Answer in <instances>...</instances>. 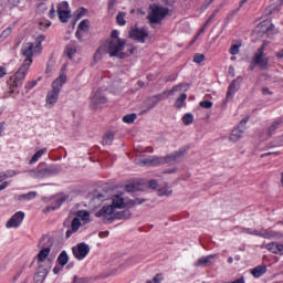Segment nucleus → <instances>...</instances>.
Segmentation results:
<instances>
[{"instance_id":"nucleus-1","label":"nucleus","mask_w":283,"mask_h":283,"mask_svg":"<svg viewBox=\"0 0 283 283\" xmlns=\"http://www.w3.org/2000/svg\"><path fill=\"white\" fill-rule=\"evenodd\" d=\"M125 199L120 195H116L112 199V205L103 206L97 212H95V218H103L105 224H112L114 220H123V218H129V210H124L114 213V209H124Z\"/></svg>"},{"instance_id":"nucleus-2","label":"nucleus","mask_w":283,"mask_h":283,"mask_svg":"<svg viewBox=\"0 0 283 283\" xmlns=\"http://www.w3.org/2000/svg\"><path fill=\"white\" fill-rule=\"evenodd\" d=\"M65 83H67V75L65 73H61L60 76L52 82V90L46 93L45 107L52 109V107L59 103V96Z\"/></svg>"},{"instance_id":"nucleus-3","label":"nucleus","mask_w":283,"mask_h":283,"mask_svg":"<svg viewBox=\"0 0 283 283\" xmlns=\"http://www.w3.org/2000/svg\"><path fill=\"white\" fill-rule=\"evenodd\" d=\"M125 40H111L108 42V54L109 56H118V59H125V56H132L134 54L135 48H130L128 53H123L125 50Z\"/></svg>"},{"instance_id":"nucleus-4","label":"nucleus","mask_w":283,"mask_h":283,"mask_svg":"<svg viewBox=\"0 0 283 283\" xmlns=\"http://www.w3.org/2000/svg\"><path fill=\"white\" fill-rule=\"evenodd\" d=\"M30 71V65L22 64L18 72L9 80L10 85V94L14 93V87H21L23 85V81L25 80V76H28V72Z\"/></svg>"},{"instance_id":"nucleus-5","label":"nucleus","mask_w":283,"mask_h":283,"mask_svg":"<svg viewBox=\"0 0 283 283\" xmlns=\"http://www.w3.org/2000/svg\"><path fill=\"white\" fill-rule=\"evenodd\" d=\"M54 166H48L45 163H40L34 169L29 171V176L34 178V180H41L54 176Z\"/></svg>"},{"instance_id":"nucleus-6","label":"nucleus","mask_w":283,"mask_h":283,"mask_svg":"<svg viewBox=\"0 0 283 283\" xmlns=\"http://www.w3.org/2000/svg\"><path fill=\"white\" fill-rule=\"evenodd\" d=\"M178 160V151H175L165 157L153 156L147 158L144 163L150 167H158V165H176Z\"/></svg>"},{"instance_id":"nucleus-7","label":"nucleus","mask_w":283,"mask_h":283,"mask_svg":"<svg viewBox=\"0 0 283 283\" xmlns=\"http://www.w3.org/2000/svg\"><path fill=\"white\" fill-rule=\"evenodd\" d=\"M148 13L149 23H160L165 19L166 14H169V10L159 4H150Z\"/></svg>"},{"instance_id":"nucleus-8","label":"nucleus","mask_w":283,"mask_h":283,"mask_svg":"<svg viewBox=\"0 0 283 283\" xmlns=\"http://www.w3.org/2000/svg\"><path fill=\"white\" fill-rule=\"evenodd\" d=\"M268 45L269 43L263 42L252 57V61H254L261 70H269V57L264 54V50H266Z\"/></svg>"},{"instance_id":"nucleus-9","label":"nucleus","mask_w":283,"mask_h":283,"mask_svg":"<svg viewBox=\"0 0 283 283\" xmlns=\"http://www.w3.org/2000/svg\"><path fill=\"white\" fill-rule=\"evenodd\" d=\"M56 12L61 23H67L72 19V11L70 10V3L62 1L57 3Z\"/></svg>"},{"instance_id":"nucleus-10","label":"nucleus","mask_w":283,"mask_h":283,"mask_svg":"<svg viewBox=\"0 0 283 283\" xmlns=\"http://www.w3.org/2000/svg\"><path fill=\"white\" fill-rule=\"evenodd\" d=\"M247 123H249V117H244L238 126L231 132L230 140L231 143H238V140L242 139V134L247 132Z\"/></svg>"},{"instance_id":"nucleus-11","label":"nucleus","mask_w":283,"mask_h":283,"mask_svg":"<svg viewBox=\"0 0 283 283\" xmlns=\"http://www.w3.org/2000/svg\"><path fill=\"white\" fill-rule=\"evenodd\" d=\"M34 44L32 42H29L27 44H24L21 49V54L22 56H24V61L22 64L24 65H32V56H34V52H36V50L34 49Z\"/></svg>"},{"instance_id":"nucleus-12","label":"nucleus","mask_w":283,"mask_h":283,"mask_svg":"<svg viewBox=\"0 0 283 283\" xmlns=\"http://www.w3.org/2000/svg\"><path fill=\"white\" fill-rule=\"evenodd\" d=\"M72 253L76 260H84L90 255V245L87 243H78L72 248Z\"/></svg>"},{"instance_id":"nucleus-13","label":"nucleus","mask_w":283,"mask_h":283,"mask_svg":"<svg viewBox=\"0 0 283 283\" xmlns=\"http://www.w3.org/2000/svg\"><path fill=\"white\" fill-rule=\"evenodd\" d=\"M23 220H25V212L18 211L15 212L6 223L7 229H19L21 224H23Z\"/></svg>"},{"instance_id":"nucleus-14","label":"nucleus","mask_w":283,"mask_h":283,"mask_svg":"<svg viewBox=\"0 0 283 283\" xmlns=\"http://www.w3.org/2000/svg\"><path fill=\"white\" fill-rule=\"evenodd\" d=\"M148 36H149V32H147V29L145 28H140V29L136 28L129 31V38L133 39L134 41H137L138 43H145Z\"/></svg>"},{"instance_id":"nucleus-15","label":"nucleus","mask_w":283,"mask_h":283,"mask_svg":"<svg viewBox=\"0 0 283 283\" xmlns=\"http://www.w3.org/2000/svg\"><path fill=\"white\" fill-rule=\"evenodd\" d=\"M242 84V77L238 76L235 80L232 81V83L229 85L228 92H227V101H231L233 98L235 92L240 90V85Z\"/></svg>"},{"instance_id":"nucleus-16","label":"nucleus","mask_w":283,"mask_h":283,"mask_svg":"<svg viewBox=\"0 0 283 283\" xmlns=\"http://www.w3.org/2000/svg\"><path fill=\"white\" fill-rule=\"evenodd\" d=\"M67 198H70V196L63 195V193L55 196L54 197L55 205L48 206L46 211L50 212V211H56V209H61V207L63 206V202H65V200H67Z\"/></svg>"},{"instance_id":"nucleus-17","label":"nucleus","mask_w":283,"mask_h":283,"mask_svg":"<svg viewBox=\"0 0 283 283\" xmlns=\"http://www.w3.org/2000/svg\"><path fill=\"white\" fill-rule=\"evenodd\" d=\"M174 92H178V85H175L172 90L165 91L164 93L157 94L151 97V101L155 103L151 107H156V103H160V101L167 98V96H171Z\"/></svg>"},{"instance_id":"nucleus-18","label":"nucleus","mask_w":283,"mask_h":283,"mask_svg":"<svg viewBox=\"0 0 283 283\" xmlns=\"http://www.w3.org/2000/svg\"><path fill=\"white\" fill-rule=\"evenodd\" d=\"M93 105H103L107 103V97L103 95V91L97 90L91 99Z\"/></svg>"},{"instance_id":"nucleus-19","label":"nucleus","mask_w":283,"mask_h":283,"mask_svg":"<svg viewBox=\"0 0 283 283\" xmlns=\"http://www.w3.org/2000/svg\"><path fill=\"white\" fill-rule=\"evenodd\" d=\"M280 125H283V116L276 118L268 128V136L271 138L275 132L280 128Z\"/></svg>"},{"instance_id":"nucleus-20","label":"nucleus","mask_w":283,"mask_h":283,"mask_svg":"<svg viewBox=\"0 0 283 283\" xmlns=\"http://www.w3.org/2000/svg\"><path fill=\"white\" fill-rule=\"evenodd\" d=\"M45 277H48V270L45 266L40 265L34 274V280H36V282H44Z\"/></svg>"},{"instance_id":"nucleus-21","label":"nucleus","mask_w":283,"mask_h":283,"mask_svg":"<svg viewBox=\"0 0 283 283\" xmlns=\"http://www.w3.org/2000/svg\"><path fill=\"white\" fill-rule=\"evenodd\" d=\"M213 258H216V255L213 254H210L208 256H201L200 259L197 260V262H195V266H209Z\"/></svg>"},{"instance_id":"nucleus-22","label":"nucleus","mask_w":283,"mask_h":283,"mask_svg":"<svg viewBox=\"0 0 283 283\" xmlns=\"http://www.w3.org/2000/svg\"><path fill=\"white\" fill-rule=\"evenodd\" d=\"M50 251H52V245H48L46 248H42L38 253V262H45L48 255H50Z\"/></svg>"},{"instance_id":"nucleus-23","label":"nucleus","mask_w":283,"mask_h":283,"mask_svg":"<svg viewBox=\"0 0 283 283\" xmlns=\"http://www.w3.org/2000/svg\"><path fill=\"white\" fill-rule=\"evenodd\" d=\"M44 154H48V148H42L38 150L30 159L29 165H35V163H39V159L44 156Z\"/></svg>"},{"instance_id":"nucleus-24","label":"nucleus","mask_w":283,"mask_h":283,"mask_svg":"<svg viewBox=\"0 0 283 283\" xmlns=\"http://www.w3.org/2000/svg\"><path fill=\"white\" fill-rule=\"evenodd\" d=\"M66 56L69 59H74V54H76V43L70 42L64 50Z\"/></svg>"},{"instance_id":"nucleus-25","label":"nucleus","mask_w":283,"mask_h":283,"mask_svg":"<svg viewBox=\"0 0 283 283\" xmlns=\"http://www.w3.org/2000/svg\"><path fill=\"white\" fill-rule=\"evenodd\" d=\"M57 264H60V266H65V264H67L70 262V255H67V252L65 250H63L57 259H56Z\"/></svg>"},{"instance_id":"nucleus-26","label":"nucleus","mask_w":283,"mask_h":283,"mask_svg":"<svg viewBox=\"0 0 283 283\" xmlns=\"http://www.w3.org/2000/svg\"><path fill=\"white\" fill-rule=\"evenodd\" d=\"M253 277H262L266 273V265H259L251 270Z\"/></svg>"},{"instance_id":"nucleus-27","label":"nucleus","mask_w":283,"mask_h":283,"mask_svg":"<svg viewBox=\"0 0 283 283\" xmlns=\"http://www.w3.org/2000/svg\"><path fill=\"white\" fill-rule=\"evenodd\" d=\"M265 249L270 251V253H274L275 255H280V242H271L265 245Z\"/></svg>"},{"instance_id":"nucleus-28","label":"nucleus","mask_w":283,"mask_h":283,"mask_svg":"<svg viewBox=\"0 0 283 283\" xmlns=\"http://www.w3.org/2000/svg\"><path fill=\"white\" fill-rule=\"evenodd\" d=\"M90 30V20L85 19L80 22L77 25V31L75 33V36H78V32H87Z\"/></svg>"},{"instance_id":"nucleus-29","label":"nucleus","mask_w":283,"mask_h":283,"mask_svg":"<svg viewBox=\"0 0 283 283\" xmlns=\"http://www.w3.org/2000/svg\"><path fill=\"white\" fill-rule=\"evenodd\" d=\"M76 218H78V220H82V222H84V224H87V222H90V211L87 210H80L76 213Z\"/></svg>"},{"instance_id":"nucleus-30","label":"nucleus","mask_w":283,"mask_h":283,"mask_svg":"<svg viewBox=\"0 0 283 283\" xmlns=\"http://www.w3.org/2000/svg\"><path fill=\"white\" fill-rule=\"evenodd\" d=\"M114 143V133L107 132L103 137V145H112Z\"/></svg>"},{"instance_id":"nucleus-31","label":"nucleus","mask_w":283,"mask_h":283,"mask_svg":"<svg viewBox=\"0 0 283 283\" xmlns=\"http://www.w3.org/2000/svg\"><path fill=\"white\" fill-rule=\"evenodd\" d=\"M136 118H138V115H136V113H132L123 117V123H126V125H132Z\"/></svg>"},{"instance_id":"nucleus-32","label":"nucleus","mask_w":283,"mask_h":283,"mask_svg":"<svg viewBox=\"0 0 283 283\" xmlns=\"http://www.w3.org/2000/svg\"><path fill=\"white\" fill-rule=\"evenodd\" d=\"M36 198V192L35 191H30L28 193H23L19 196V200H34Z\"/></svg>"},{"instance_id":"nucleus-33","label":"nucleus","mask_w":283,"mask_h":283,"mask_svg":"<svg viewBox=\"0 0 283 283\" xmlns=\"http://www.w3.org/2000/svg\"><path fill=\"white\" fill-rule=\"evenodd\" d=\"M43 41H45V35H40L36 39V44L34 49L38 54H41V52L43 51V48L41 46V43H43Z\"/></svg>"},{"instance_id":"nucleus-34","label":"nucleus","mask_w":283,"mask_h":283,"mask_svg":"<svg viewBox=\"0 0 283 283\" xmlns=\"http://www.w3.org/2000/svg\"><path fill=\"white\" fill-rule=\"evenodd\" d=\"M38 23H39L40 30H48V28L52 25V22L48 19H40Z\"/></svg>"},{"instance_id":"nucleus-35","label":"nucleus","mask_w":283,"mask_h":283,"mask_svg":"<svg viewBox=\"0 0 283 283\" xmlns=\"http://www.w3.org/2000/svg\"><path fill=\"white\" fill-rule=\"evenodd\" d=\"M260 238L271 240V238H277V233L272 230H265L264 232H261Z\"/></svg>"},{"instance_id":"nucleus-36","label":"nucleus","mask_w":283,"mask_h":283,"mask_svg":"<svg viewBox=\"0 0 283 283\" xmlns=\"http://www.w3.org/2000/svg\"><path fill=\"white\" fill-rule=\"evenodd\" d=\"M184 125H191L193 123V115L190 113H187L181 118Z\"/></svg>"},{"instance_id":"nucleus-37","label":"nucleus","mask_w":283,"mask_h":283,"mask_svg":"<svg viewBox=\"0 0 283 283\" xmlns=\"http://www.w3.org/2000/svg\"><path fill=\"white\" fill-rule=\"evenodd\" d=\"M71 229L76 233L81 229V219L75 217L71 222Z\"/></svg>"},{"instance_id":"nucleus-38","label":"nucleus","mask_w":283,"mask_h":283,"mask_svg":"<svg viewBox=\"0 0 283 283\" xmlns=\"http://www.w3.org/2000/svg\"><path fill=\"white\" fill-rule=\"evenodd\" d=\"M39 81H41V77H39L38 80L27 82L25 90H28V91L34 90V87H36V85H39Z\"/></svg>"},{"instance_id":"nucleus-39","label":"nucleus","mask_w":283,"mask_h":283,"mask_svg":"<svg viewBox=\"0 0 283 283\" xmlns=\"http://www.w3.org/2000/svg\"><path fill=\"white\" fill-rule=\"evenodd\" d=\"M116 21L119 25H127V21L125 20V12H119L116 17Z\"/></svg>"},{"instance_id":"nucleus-40","label":"nucleus","mask_w":283,"mask_h":283,"mask_svg":"<svg viewBox=\"0 0 283 283\" xmlns=\"http://www.w3.org/2000/svg\"><path fill=\"white\" fill-rule=\"evenodd\" d=\"M200 107H202L203 109H211V107H213V102L211 101H201L199 103Z\"/></svg>"},{"instance_id":"nucleus-41","label":"nucleus","mask_w":283,"mask_h":283,"mask_svg":"<svg viewBox=\"0 0 283 283\" xmlns=\"http://www.w3.org/2000/svg\"><path fill=\"white\" fill-rule=\"evenodd\" d=\"M12 34V27H8L2 31L0 39H8Z\"/></svg>"},{"instance_id":"nucleus-42","label":"nucleus","mask_w":283,"mask_h":283,"mask_svg":"<svg viewBox=\"0 0 283 283\" xmlns=\"http://www.w3.org/2000/svg\"><path fill=\"white\" fill-rule=\"evenodd\" d=\"M45 10H48V4L45 2H41L38 4L36 12L39 14H43V12H45Z\"/></svg>"},{"instance_id":"nucleus-43","label":"nucleus","mask_w":283,"mask_h":283,"mask_svg":"<svg viewBox=\"0 0 283 283\" xmlns=\"http://www.w3.org/2000/svg\"><path fill=\"white\" fill-rule=\"evenodd\" d=\"M202 61H205V54H202V53H196V54L193 55V63L200 64V63H202Z\"/></svg>"},{"instance_id":"nucleus-44","label":"nucleus","mask_w":283,"mask_h":283,"mask_svg":"<svg viewBox=\"0 0 283 283\" xmlns=\"http://www.w3.org/2000/svg\"><path fill=\"white\" fill-rule=\"evenodd\" d=\"M185 101H187V94L182 93L179 97H178V109H180L181 107L185 106Z\"/></svg>"},{"instance_id":"nucleus-45","label":"nucleus","mask_w":283,"mask_h":283,"mask_svg":"<svg viewBox=\"0 0 283 283\" xmlns=\"http://www.w3.org/2000/svg\"><path fill=\"white\" fill-rule=\"evenodd\" d=\"M163 282V275L160 273L156 274L151 281H147V283H161Z\"/></svg>"},{"instance_id":"nucleus-46","label":"nucleus","mask_w":283,"mask_h":283,"mask_svg":"<svg viewBox=\"0 0 283 283\" xmlns=\"http://www.w3.org/2000/svg\"><path fill=\"white\" fill-rule=\"evenodd\" d=\"M116 3H118V0H108L107 2L108 12H112V10H114V8L116 7Z\"/></svg>"},{"instance_id":"nucleus-47","label":"nucleus","mask_w":283,"mask_h":283,"mask_svg":"<svg viewBox=\"0 0 283 283\" xmlns=\"http://www.w3.org/2000/svg\"><path fill=\"white\" fill-rule=\"evenodd\" d=\"M240 52V45L234 44L230 48V54H232V56H235V54H239Z\"/></svg>"},{"instance_id":"nucleus-48","label":"nucleus","mask_w":283,"mask_h":283,"mask_svg":"<svg viewBox=\"0 0 283 283\" xmlns=\"http://www.w3.org/2000/svg\"><path fill=\"white\" fill-rule=\"evenodd\" d=\"M119 32L117 30H113L111 33V41H123L120 38H118Z\"/></svg>"},{"instance_id":"nucleus-49","label":"nucleus","mask_w":283,"mask_h":283,"mask_svg":"<svg viewBox=\"0 0 283 283\" xmlns=\"http://www.w3.org/2000/svg\"><path fill=\"white\" fill-rule=\"evenodd\" d=\"M72 283H90V279L74 276Z\"/></svg>"},{"instance_id":"nucleus-50","label":"nucleus","mask_w":283,"mask_h":283,"mask_svg":"<svg viewBox=\"0 0 283 283\" xmlns=\"http://www.w3.org/2000/svg\"><path fill=\"white\" fill-rule=\"evenodd\" d=\"M187 151H189V146L181 147L178 151V157L180 158V157L185 156L187 154Z\"/></svg>"},{"instance_id":"nucleus-51","label":"nucleus","mask_w":283,"mask_h":283,"mask_svg":"<svg viewBox=\"0 0 283 283\" xmlns=\"http://www.w3.org/2000/svg\"><path fill=\"white\" fill-rule=\"evenodd\" d=\"M213 19H216V11L208 18V20L205 23V28H208L213 22Z\"/></svg>"},{"instance_id":"nucleus-52","label":"nucleus","mask_w":283,"mask_h":283,"mask_svg":"<svg viewBox=\"0 0 283 283\" xmlns=\"http://www.w3.org/2000/svg\"><path fill=\"white\" fill-rule=\"evenodd\" d=\"M55 17H56V9L54 8V4H52L49 11V18L54 19Z\"/></svg>"},{"instance_id":"nucleus-53","label":"nucleus","mask_w":283,"mask_h":283,"mask_svg":"<svg viewBox=\"0 0 283 283\" xmlns=\"http://www.w3.org/2000/svg\"><path fill=\"white\" fill-rule=\"evenodd\" d=\"M280 151L265 153L261 155V158H266L268 156H280Z\"/></svg>"},{"instance_id":"nucleus-54","label":"nucleus","mask_w":283,"mask_h":283,"mask_svg":"<svg viewBox=\"0 0 283 283\" xmlns=\"http://www.w3.org/2000/svg\"><path fill=\"white\" fill-rule=\"evenodd\" d=\"M148 186L150 189H158V181L157 180H150L148 182Z\"/></svg>"},{"instance_id":"nucleus-55","label":"nucleus","mask_w":283,"mask_h":283,"mask_svg":"<svg viewBox=\"0 0 283 283\" xmlns=\"http://www.w3.org/2000/svg\"><path fill=\"white\" fill-rule=\"evenodd\" d=\"M262 94H263V96H271L273 94V92H271V90H269V87H263Z\"/></svg>"},{"instance_id":"nucleus-56","label":"nucleus","mask_w":283,"mask_h":283,"mask_svg":"<svg viewBox=\"0 0 283 283\" xmlns=\"http://www.w3.org/2000/svg\"><path fill=\"white\" fill-rule=\"evenodd\" d=\"M9 186H10V181H3L0 185V191H3L4 189H8Z\"/></svg>"},{"instance_id":"nucleus-57","label":"nucleus","mask_w":283,"mask_h":283,"mask_svg":"<svg viewBox=\"0 0 283 283\" xmlns=\"http://www.w3.org/2000/svg\"><path fill=\"white\" fill-rule=\"evenodd\" d=\"M21 0H9V4L11 6V8H17V6H19Z\"/></svg>"},{"instance_id":"nucleus-58","label":"nucleus","mask_w":283,"mask_h":283,"mask_svg":"<svg viewBox=\"0 0 283 283\" xmlns=\"http://www.w3.org/2000/svg\"><path fill=\"white\" fill-rule=\"evenodd\" d=\"M126 191H136V185H134V184H130V185H127L126 186Z\"/></svg>"},{"instance_id":"nucleus-59","label":"nucleus","mask_w":283,"mask_h":283,"mask_svg":"<svg viewBox=\"0 0 283 283\" xmlns=\"http://www.w3.org/2000/svg\"><path fill=\"white\" fill-rule=\"evenodd\" d=\"M6 74H8V71L6 70V67L0 66V78H3V76H6Z\"/></svg>"},{"instance_id":"nucleus-60","label":"nucleus","mask_w":283,"mask_h":283,"mask_svg":"<svg viewBox=\"0 0 283 283\" xmlns=\"http://www.w3.org/2000/svg\"><path fill=\"white\" fill-rule=\"evenodd\" d=\"M275 30V25L274 24H270L266 29L265 32L266 34H271V32H273Z\"/></svg>"},{"instance_id":"nucleus-61","label":"nucleus","mask_w":283,"mask_h":283,"mask_svg":"<svg viewBox=\"0 0 283 283\" xmlns=\"http://www.w3.org/2000/svg\"><path fill=\"white\" fill-rule=\"evenodd\" d=\"M99 238H107L109 235V231H102L98 233Z\"/></svg>"},{"instance_id":"nucleus-62","label":"nucleus","mask_w":283,"mask_h":283,"mask_svg":"<svg viewBox=\"0 0 283 283\" xmlns=\"http://www.w3.org/2000/svg\"><path fill=\"white\" fill-rule=\"evenodd\" d=\"M256 65H258V64H255L254 60H252L251 63H250V65H249L250 72H253V70H255V66H256Z\"/></svg>"},{"instance_id":"nucleus-63","label":"nucleus","mask_w":283,"mask_h":283,"mask_svg":"<svg viewBox=\"0 0 283 283\" xmlns=\"http://www.w3.org/2000/svg\"><path fill=\"white\" fill-rule=\"evenodd\" d=\"M179 90H182L184 92H187V90H189V84H180Z\"/></svg>"},{"instance_id":"nucleus-64","label":"nucleus","mask_w":283,"mask_h":283,"mask_svg":"<svg viewBox=\"0 0 283 283\" xmlns=\"http://www.w3.org/2000/svg\"><path fill=\"white\" fill-rule=\"evenodd\" d=\"M276 59H283V49L275 54Z\"/></svg>"}]
</instances>
